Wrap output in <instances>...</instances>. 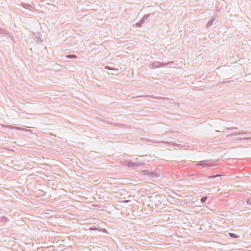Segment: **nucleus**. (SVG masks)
Wrapping results in <instances>:
<instances>
[{
	"label": "nucleus",
	"instance_id": "nucleus-18",
	"mask_svg": "<svg viewBox=\"0 0 251 251\" xmlns=\"http://www.w3.org/2000/svg\"><path fill=\"white\" fill-rule=\"evenodd\" d=\"M105 68L108 70H116V69H115L112 67H110L109 66H105Z\"/></svg>",
	"mask_w": 251,
	"mask_h": 251
},
{
	"label": "nucleus",
	"instance_id": "nucleus-27",
	"mask_svg": "<svg viewBox=\"0 0 251 251\" xmlns=\"http://www.w3.org/2000/svg\"><path fill=\"white\" fill-rule=\"evenodd\" d=\"M249 75H246V79H248V80L249 79H248V77L249 76Z\"/></svg>",
	"mask_w": 251,
	"mask_h": 251
},
{
	"label": "nucleus",
	"instance_id": "nucleus-4",
	"mask_svg": "<svg viewBox=\"0 0 251 251\" xmlns=\"http://www.w3.org/2000/svg\"><path fill=\"white\" fill-rule=\"evenodd\" d=\"M144 140L146 141V142H151V143H157V144H160V143L168 144V143H170L168 141H155L153 139H149V138H145V139H144Z\"/></svg>",
	"mask_w": 251,
	"mask_h": 251
},
{
	"label": "nucleus",
	"instance_id": "nucleus-13",
	"mask_svg": "<svg viewBox=\"0 0 251 251\" xmlns=\"http://www.w3.org/2000/svg\"><path fill=\"white\" fill-rule=\"evenodd\" d=\"M90 230H98V228L96 226H92L89 227Z\"/></svg>",
	"mask_w": 251,
	"mask_h": 251
},
{
	"label": "nucleus",
	"instance_id": "nucleus-22",
	"mask_svg": "<svg viewBox=\"0 0 251 251\" xmlns=\"http://www.w3.org/2000/svg\"><path fill=\"white\" fill-rule=\"evenodd\" d=\"M12 128H15V129H19V130H21V129H24L23 128L18 127V126H13Z\"/></svg>",
	"mask_w": 251,
	"mask_h": 251
},
{
	"label": "nucleus",
	"instance_id": "nucleus-25",
	"mask_svg": "<svg viewBox=\"0 0 251 251\" xmlns=\"http://www.w3.org/2000/svg\"><path fill=\"white\" fill-rule=\"evenodd\" d=\"M143 172H144V175H146L147 174L149 175V173L148 172H147L146 171H144Z\"/></svg>",
	"mask_w": 251,
	"mask_h": 251
},
{
	"label": "nucleus",
	"instance_id": "nucleus-12",
	"mask_svg": "<svg viewBox=\"0 0 251 251\" xmlns=\"http://www.w3.org/2000/svg\"><path fill=\"white\" fill-rule=\"evenodd\" d=\"M150 16V14H146L142 18L145 22L147 20Z\"/></svg>",
	"mask_w": 251,
	"mask_h": 251
},
{
	"label": "nucleus",
	"instance_id": "nucleus-9",
	"mask_svg": "<svg viewBox=\"0 0 251 251\" xmlns=\"http://www.w3.org/2000/svg\"><path fill=\"white\" fill-rule=\"evenodd\" d=\"M145 21L141 19L139 22L136 23V25L138 27H141L142 25L144 23Z\"/></svg>",
	"mask_w": 251,
	"mask_h": 251
},
{
	"label": "nucleus",
	"instance_id": "nucleus-5",
	"mask_svg": "<svg viewBox=\"0 0 251 251\" xmlns=\"http://www.w3.org/2000/svg\"><path fill=\"white\" fill-rule=\"evenodd\" d=\"M247 134V132H233L232 133L228 134L226 135V137H231V136H236V135H242V134Z\"/></svg>",
	"mask_w": 251,
	"mask_h": 251
},
{
	"label": "nucleus",
	"instance_id": "nucleus-14",
	"mask_svg": "<svg viewBox=\"0 0 251 251\" xmlns=\"http://www.w3.org/2000/svg\"><path fill=\"white\" fill-rule=\"evenodd\" d=\"M66 57L71 58H75L77 57L76 55L74 54H70L66 56Z\"/></svg>",
	"mask_w": 251,
	"mask_h": 251
},
{
	"label": "nucleus",
	"instance_id": "nucleus-26",
	"mask_svg": "<svg viewBox=\"0 0 251 251\" xmlns=\"http://www.w3.org/2000/svg\"><path fill=\"white\" fill-rule=\"evenodd\" d=\"M113 125L115 126H120L121 125L119 124H114Z\"/></svg>",
	"mask_w": 251,
	"mask_h": 251
},
{
	"label": "nucleus",
	"instance_id": "nucleus-17",
	"mask_svg": "<svg viewBox=\"0 0 251 251\" xmlns=\"http://www.w3.org/2000/svg\"><path fill=\"white\" fill-rule=\"evenodd\" d=\"M220 176H221V175H220L210 176H208V178H216L217 177Z\"/></svg>",
	"mask_w": 251,
	"mask_h": 251
},
{
	"label": "nucleus",
	"instance_id": "nucleus-6",
	"mask_svg": "<svg viewBox=\"0 0 251 251\" xmlns=\"http://www.w3.org/2000/svg\"><path fill=\"white\" fill-rule=\"evenodd\" d=\"M137 97L138 98V97H141H141H144V98L151 97V98H152L153 99H157V100H162V97H155V96H150V95L140 96H138Z\"/></svg>",
	"mask_w": 251,
	"mask_h": 251
},
{
	"label": "nucleus",
	"instance_id": "nucleus-8",
	"mask_svg": "<svg viewBox=\"0 0 251 251\" xmlns=\"http://www.w3.org/2000/svg\"><path fill=\"white\" fill-rule=\"evenodd\" d=\"M0 33L4 34V35H8L9 33L8 32H7L4 29L0 28Z\"/></svg>",
	"mask_w": 251,
	"mask_h": 251
},
{
	"label": "nucleus",
	"instance_id": "nucleus-19",
	"mask_svg": "<svg viewBox=\"0 0 251 251\" xmlns=\"http://www.w3.org/2000/svg\"><path fill=\"white\" fill-rule=\"evenodd\" d=\"M247 203L248 205H250L251 206V198H250L248 199V200L247 201Z\"/></svg>",
	"mask_w": 251,
	"mask_h": 251
},
{
	"label": "nucleus",
	"instance_id": "nucleus-11",
	"mask_svg": "<svg viewBox=\"0 0 251 251\" xmlns=\"http://www.w3.org/2000/svg\"><path fill=\"white\" fill-rule=\"evenodd\" d=\"M229 235L230 237L231 238H238L239 237V236L238 235H237V234H236L235 233H229Z\"/></svg>",
	"mask_w": 251,
	"mask_h": 251
},
{
	"label": "nucleus",
	"instance_id": "nucleus-3",
	"mask_svg": "<svg viewBox=\"0 0 251 251\" xmlns=\"http://www.w3.org/2000/svg\"><path fill=\"white\" fill-rule=\"evenodd\" d=\"M196 166H202L203 167H209L210 166H216V165H212L211 163H206L204 161H201L198 163H197Z\"/></svg>",
	"mask_w": 251,
	"mask_h": 251
},
{
	"label": "nucleus",
	"instance_id": "nucleus-29",
	"mask_svg": "<svg viewBox=\"0 0 251 251\" xmlns=\"http://www.w3.org/2000/svg\"><path fill=\"white\" fill-rule=\"evenodd\" d=\"M217 8H219V10H220L221 7H219L217 6Z\"/></svg>",
	"mask_w": 251,
	"mask_h": 251
},
{
	"label": "nucleus",
	"instance_id": "nucleus-1",
	"mask_svg": "<svg viewBox=\"0 0 251 251\" xmlns=\"http://www.w3.org/2000/svg\"><path fill=\"white\" fill-rule=\"evenodd\" d=\"M174 63L173 61H170L166 63H161L158 61L152 63L151 65L154 68H158L159 67H163L167 66V65L172 64Z\"/></svg>",
	"mask_w": 251,
	"mask_h": 251
},
{
	"label": "nucleus",
	"instance_id": "nucleus-16",
	"mask_svg": "<svg viewBox=\"0 0 251 251\" xmlns=\"http://www.w3.org/2000/svg\"><path fill=\"white\" fill-rule=\"evenodd\" d=\"M240 140H251V137H243L239 139Z\"/></svg>",
	"mask_w": 251,
	"mask_h": 251
},
{
	"label": "nucleus",
	"instance_id": "nucleus-15",
	"mask_svg": "<svg viewBox=\"0 0 251 251\" xmlns=\"http://www.w3.org/2000/svg\"><path fill=\"white\" fill-rule=\"evenodd\" d=\"M207 199V197H206V196L203 197L201 198V201L202 203H204L205 202V201H206Z\"/></svg>",
	"mask_w": 251,
	"mask_h": 251
},
{
	"label": "nucleus",
	"instance_id": "nucleus-21",
	"mask_svg": "<svg viewBox=\"0 0 251 251\" xmlns=\"http://www.w3.org/2000/svg\"><path fill=\"white\" fill-rule=\"evenodd\" d=\"M226 129L228 130H231V129H237V127H227Z\"/></svg>",
	"mask_w": 251,
	"mask_h": 251
},
{
	"label": "nucleus",
	"instance_id": "nucleus-24",
	"mask_svg": "<svg viewBox=\"0 0 251 251\" xmlns=\"http://www.w3.org/2000/svg\"><path fill=\"white\" fill-rule=\"evenodd\" d=\"M129 201H130V200H124V201H122L121 202L127 203V202H129Z\"/></svg>",
	"mask_w": 251,
	"mask_h": 251
},
{
	"label": "nucleus",
	"instance_id": "nucleus-10",
	"mask_svg": "<svg viewBox=\"0 0 251 251\" xmlns=\"http://www.w3.org/2000/svg\"><path fill=\"white\" fill-rule=\"evenodd\" d=\"M170 143H168L167 144H172L173 145V146H174L175 147H184V146H182L181 145H180V144H176V143H171L170 142H169Z\"/></svg>",
	"mask_w": 251,
	"mask_h": 251
},
{
	"label": "nucleus",
	"instance_id": "nucleus-28",
	"mask_svg": "<svg viewBox=\"0 0 251 251\" xmlns=\"http://www.w3.org/2000/svg\"><path fill=\"white\" fill-rule=\"evenodd\" d=\"M2 219H4L5 220H6L7 219V218H6V217H5V216H3V217H2Z\"/></svg>",
	"mask_w": 251,
	"mask_h": 251
},
{
	"label": "nucleus",
	"instance_id": "nucleus-20",
	"mask_svg": "<svg viewBox=\"0 0 251 251\" xmlns=\"http://www.w3.org/2000/svg\"><path fill=\"white\" fill-rule=\"evenodd\" d=\"M217 1L218 2L219 4L221 3L222 6H223L224 3V1L223 0H217Z\"/></svg>",
	"mask_w": 251,
	"mask_h": 251
},
{
	"label": "nucleus",
	"instance_id": "nucleus-7",
	"mask_svg": "<svg viewBox=\"0 0 251 251\" xmlns=\"http://www.w3.org/2000/svg\"><path fill=\"white\" fill-rule=\"evenodd\" d=\"M214 22H215V19L214 18L212 19L211 20H210L207 23V24L206 25V27L207 28L210 27L213 24Z\"/></svg>",
	"mask_w": 251,
	"mask_h": 251
},
{
	"label": "nucleus",
	"instance_id": "nucleus-2",
	"mask_svg": "<svg viewBox=\"0 0 251 251\" xmlns=\"http://www.w3.org/2000/svg\"><path fill=\"white\" fill-rule=\"evenodd\" d=\"M122 164L124 166H127L130 167L132 166L133 167L137 166L140 165L141 164L138 162H132L130 161H125L122 163Z\"/></svg>",
	"mask_w": 251,
	"mask_h": 251
},
{
	"label": "nucleus",
	"instance_id": "nucleus-23",
	"mask_svg": "<svg viewBox=\"0 0 251 251\" xmlns=\"http://www.w3.org/2000/svg\"><path fill=\"white\" fill-rule=\"evenodd\" d=\"M23 6L24 7H25V8H26V6H29V7H31V6L30 5H28L27 4H23Z\"/></svg>",
	"mask_w": 251,
	"mask_h": 251
}]
</instances>
